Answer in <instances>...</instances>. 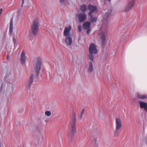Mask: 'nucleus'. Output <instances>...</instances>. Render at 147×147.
<instances>
[{"label":"nucleus","mask_w":147,"mask_h":147,"mask_svg":"<svg viewBox=\"0 0 147 147\" xmlns=\"http://www.w3.org/2000/svg\"><path fill=\"white\" fill-rule=\"evenodd\" d=\"M82 26L81 25H80L78 26V28L80 32H81L82 30Z\"/></svg>","instance_id":"obj_23"},{"label":"nucleus","mask_w":147,"mask_h":147,"mask_svg":"<svg viewBox=\"0 0 147 147\" xmlns=\"http://www.w3.org/2000/svg\"><path fill=\"white\" fill-rule=\"evenodd\" d=\"M33 80L34 76L33 74H32L29 78V80L26 82V88L27 89L29 88V87L33 82Z\"/></svg>","instance_id":"obj_14"},{"label":"nucleus","mask_w":147,"mask_h":147,"mask_svg":"<svg viewBox=\"0 0 147 147\" xmlns=\"http://www.w3.org/2000/svg\"><path fill=\"white\" fill-rule=\"evenodd\" d=\"M38 26V19H36L34 21L32 26V31L33 34H35L37 32Z\"/></svg>","instance_id":"obj_7"},{"label":"nucleus","mask_w":147,"mask_h":147,"mask_svg":"<svg viewBox=\"0 0 147 147\" xmlns=\"http://www.w3.org/2000/svg\"><path fill=\"white\" fill-rule=\"evenodd\" d=\"M84 109H83V110H82V112H81V116H80V118H81L82 117V115L84 113Z\"/></svg>","instance_id":"obj_24"},{"label":"nucleus","mask_w":147,"mask_h":147,"mask_svg":"<svg viewBox=\"0 0 147 147\" xmlns=\"http://www.w3.org/2000/svg\"><path fill=\"white\" fill-rule=\"evenodd\" d=\"M136 95L137 98L141 100L147 99V94H142L139 92H137Z\"/></svg>","instance_id":"obj_15"},{"label":"nucleus","mask_w":147,"mask_h":147,"mask_svg":"<svg viewBox=\"0 0 147 147\" xmlns=\"http://www.w3.org/2000/svg\"><path fill=\"white\" fill-rule=\"evenodd\" d=\"M115 123L116 128L114 131V133L115 136H117L120 133V130L122 126L121 121V119L119 118H116Z\"/></svg>","instance_id":"obj_4"},{"label":"nucleus","mask_w":147,"mask_h":147,"mask_svg":"<svg viewBox=\"0 0 147 147\" xmlns=\"http://www.w3.org/2000/svg\"><path fill=\"white\" fill-rule=\"evenodd\" d=\"M3 84H2V85L1 86L0 90V91H1L3 89Z\"/></svg>","instance_id":"obj_26"},{"label":"nucleus","mask_w":147,"mask_h":147,"mask_svg":"<svg viewBox=\"0 0 147 147\" xmlns=\"http://www.w3.org/2000/svg\"><path fill=\"white\" fill-rule=\"evenodd\" d=\"M22 7L24 4V0H22Z\"/></svg>","instance_id":"obj_30"},{"label":"nucleus","mask_w":147,"mask_h":147,"mask_svg":"<svg viewBox=\"0 0 147 147\" xmlns=\"http://www.w3.org/2000/svg\"><path fill=\"white\" fill-rule=\"evenodd\" d=\"M93 54V53H89V54L88 55V58L92 60L91 61H92L93 63L94 56Z\"/></svg>","instance_id":"obj_20"},{"label":"nucleus","mask_w":147,"mask_h":147,"mask_svg":"<svg viewBox=\"0 0 147 147\" xmlns=\"http://www.w3.org/2000/svg\"><path fill=\"white\" fill-rule=\"evenodd\" d=\"M45 114L47 116H51V113L50 111H47L45 112Z\"/></svg>","instance_id":"obj_22"},{"label":"nucleus","mask_w":147,"mask_h":147,"mask_svg":"<svg viewBox=\"0 0 147 147\" xmlns=\"http://www.w3.org/2000/svg\"><path fill=\"white\" fill-rule=\"evenodd\" d=\"M90 23L89 22H87L84 23L83 26V28L84 29L87 30L90 27Z\"/></svg>","instance_id":"obj_17"},{"label":"nucleus","mask_w":147,"mask_h":147,"mask_svg":"<svg viewBox=\"0 0 147 147\" xmlns=\"http://www.w3.org/2000/svg\"><path fill=\"white\" fill-rule=\"evenodd\" d=\"M108 1L110 2L111 0H107Z\"/></svg>","instance_id":"obj_31"},{"label":"nucleus","mask_w":147,"mask_h":147,"mask_svg":"<svg viewBox=\"0 0 147 147\" xmlns=\"http://www.w3.org/2000/svg\"><path fill=\"white\" fill-rule=\"evenodd\" d=\"M13 18H12L11 20L10 25L9 28V32L11 33L13 32Z\"/></svg>","instance_id":"obj_18"},{"label":"nucleus","mask_w":147,"mask_h":147,"mask_svg":"<svg viewBox=\"0 0 147 147\" xmlns=\"http://www.w3.org/2000/svg\"><path fill=\"white\" fill-rule=\"evenodd\" d=\"M71 28V26L69 25L68 27H65L63 31V35L65 37V42L67 46H71L72 43V38L70 34Z\"/></svg>","instance_id":"obj_1"},{"label":"nucleus","mask_w":147,"mask_h":147,"mask_svg":"<svg viewBox=\"0 0 147 147\" xmlns=\"http://www.w3.org/2000/svg\"><path fill=\"white\" fill-rule=\"evenodd\" d=\"M89 53L96 54L97 53V51L96 49L95 45L93 44H91L89 47Z\"/></svg>","instance_id":"obj_10"},{"label":"nucleus","mask_w":147,"mask_h":147,"mask_svg":"<svg viewBox=\"0 0 147 147\" xmlns=\"http://www.w3.org/2000/svg\"><path fill=\"white\" fill-rule=\"evenodd\" d=\"M65 0H60V2L61 3H63L65 1Z\"/></svg>","instance_id":"obj_27"},{"label":"nucleus","mask_w":147,"mask_h":147,"mask_svg":"<svg viewBox=\"0 0 147 147\" xmlns=\"http://www.w3.org/2000/svg\"><path fill=\"white\" fill-rule=\"evenodd\" d=\"M87 9L90 10L88 14L89 16L90 17L89 19L90 21L92 23L96 22L97 20V17H93V13L97 11V7L96 6H93L91 4H89L87 6Z\"/></svg>","instance_id":"obj_2"},{"label":"nucleus","mask_w":147,"mask_h":147,"mask_svg":"<svg viewBox=\"0 0 147 147\" xmlns=\"http://www.w3.org/2000/svg\"><path fill=\"white\" fill-rule=\"evenodd\" d=\"M140 107L141 109H144V110L147 112V103L142 100L139 101Z\"/></svg>","instance_id":"obj_12"},{"label":"nucleus","mask_w":147,"mask_h":147,"mask_svg":"<svg viewBox=\"0 0 147 147\" xmlns=\"http://www.w3.org/2000/svg\"><path fill=\"white\" fill-rule=\"evenodd\" d=\"M42 63V62L41 58L40 57H38L37 58V61L36 63L35 66V70L37 74V77L38 76L39 73L41 69Z\"/></svg>","instance_id":"obj_6"},{"label":"nucleus","mask_w":147,"mask_h":147,"mask_svg":"<svg viewBox=\"0 0 147 147\" xmlns=\"http://www.w3.org/2000/svg\"><path fill=\"white\" fill-rule=\"evenodd\" d=\"M21 12V10H18L17 11V13L18 14V15L19 16V13H20Z\"/></svg>","instance_id":"obj_28"},{"label":"nucleus","mask_w":147,"mask_h":147,"mask_svg":"<svg viewBox=\"0 0 147 147\" xmlns=\"http://www.w3.org/2000/svg\"><path fill=\"white\" fill-rule=\"evenodd\" d=\"M3 11V9L2 8H1L0 10V15L1 14V12Z\"/></svg>","instance_id":"obj_29"},{"label":"nucleus","mask_w":147,"mask_h":147,"mask_svg":"<svg viewBox=\"0 0 147 147\" xmlns=\"http://www.w3.org/2000/svg\"><path fill=\"white\" fill-rule=\"evenodd\" d=\"M110 14V12H107L105 13L103 16V19L102 21V23L101 24V30L103 31L106 32L107 30L108 25L106 20L109 17Z\"/></svg>","instance_id":"obj_3"},{"label":"nucleus","mask_w":147,"mask_h":147,"mask_svg":"<svg viewBox=\"0 0 147 147\" xmlns=\"http://www.w3.org/2000/svg\"><path fill=\"white\" fill-rule=\"evenodd\" d=\"M7 59L8 60V57L7 56Z\"/></svg>","instance_id":"obj_32"},{"label":"nucleus","mask_w":147,"mask_h":147,"mask_svg":"<svg viewBox=\"0 0 147 147\" xmlns=\"http://www.w3.org/2000/svg\"><path fill=\"white\" fill-rule=\"evenodd\" d=\"M12 39H13V42L14 43V46H15V45H17L16 40V39L15 37L14 36H13V37Z\"/></svg>","instance_id":"obj_21"},{"label":"nucleus","mask_w":147,"mask_h":147,"mask_svg":"<svg viewBox=\"0 0 147 147\" xmlns=\"http://www.w3.org/2000/svg\"><path fill=\"white\" fill-rule=\"evenodd\" d=\"M76 116L74 115V117L71 119L70 124L69 126V128L71 130V132L73 135L74 134L76 130Z\"/></svg>","instance_id":"obj_5"},{"label":"nucleus","mask_w":147,"mask_h":147,"mask_svg":"<svg viewBox=\"0 0 147 147\" xmlns=\"http://www.w3.org/2000/svg\"><path fill=\"white\" fill-rule=\"evenodd\" d=\"M78 20L80 22H82L85 20L87 18V15L84 13H80L77 15Z\"/></svg>","instance_id":"obj_8"},{"label":"nucleus","mask_w":147,"mask_h":147,"mask_svg":"<svg viewBox=\"0 0 147 147\" xmlns=\"http://www.w3.org/2000/svg\"><path fill=\"white\" fill-rule=\"evenodd\" d=\"M91 31V30L90 29H88L87 31V33L88 34H89Z\"/></svg>","instance_id":"obj_25"},{"label":"nucleus","mask_w":147,"mask_h":147,"mask_svg":"<svg viewBox=\"0 0 147 147\" xmlns=\"http://www.w3.org/2000/svg\"><path fill=\"white\" fill-rule=\"evenodd\" d=\"M135 0H132L129 3L126 9L123 11H128L131 9L132 7L135 5Z\"/></svg>","instance_id":"obj_13"},{"label":"nucleus","mask_w":147,"mask_h":147,"mask_svg":"<svg viewBox=\"0 0 147 147\" xmlns=\"http://www.w3.org/2000/svg\"><path fill=\"white\" fill-rule=\"evenodd\" d=\"M81 11L83 12H85L86 10V4H83L81 6L80 8Z\"/></svg>","instance_id":"obj_19"},{"label":"nucleus","mask_w":147,"mask_h":147,"mask_svg":"<svg viewBox=\"0 0 147 147\" xmlns=\"http://www.w3.org/2000/svg\"><path fill=\"white\" fill-rule=\"evenodd\" d=\"M93 70V62L90 61L89 63V66L88 67L87 71L88 73H91Z\"/></svg>","instance_id":"obj_16"},{"label":"nucleus","mask_w":147,"mask_h":147,"mask_svg":"<svg viewBox=\"0 0 147 147\" xmlns=\"http://www.w3.org/2000/svg\"><path fill=\"white\" fill-rule=\"evenodd\" d=\"M100 37L101 39L102 46L104 47L106 43V35L103 32H100L99 34Z\"/></svg>","instance_id":"obj_9"},{"label":"nucleus","mask_w":147,"mask_h":147,"mask_svg":"<svg viewBox=\"0 0 147 147\" xmlns=\"http://www.w3.org/2000/svg\"><path fill=\"white\" fill-rule=\"evenodd\" d=\"M20 61L22 65H24L26 62V53L24 50L21 53L20 56Z\"/></svg>","instance_id":"obj_11"}]
</instances>
